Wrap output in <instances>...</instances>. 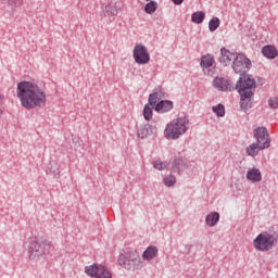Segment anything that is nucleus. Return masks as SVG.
<instances>
[{
    "label": "nucleus",
    "mask_w": 278,
    "mask_h": 278,
    "mask_svg": "<svg viewBox=\"0 0 278 278\" xmlns=\"http://www.w3.org/2000/svg\"><path fill=\"white\" fill-rule=\"evenodd\" d=\"M275 244H277V237L270 232H262L253 240L254 249L262 253L273 251V249H275Z\"/></svg>",
    "instance_id": "nucleus-4"
},
{
    "label": "nucleus",
    "mask_w": 278,
    "mask_h": 278,
    "mask_svg": "<svg viewBox=\"0 0 278 278\" xmlns=\"http://www.w3.org/2000/svg\"><path fill=\"white\" fill-rule=\"evenodd\" d=\"M157 101H160V93L154 90L149 96L148 103H149V105L153 106V105H157Z\"/></svg>",
    "instance_id": "nucleus-27"
},
{
    "label": "nucleus",
    "mask_w": 278,
    "mask_h": 278,
    "mask_svg": "<svg viewBox=\"0 0 278 278\" xmlns=\"http://www.w3.org/2000/svg\"><path fill=\"white\" fill-rule=\"evenodd\" d=\"M102 10L106 16H117L121 12V5L116 2H110L102 7Z\"/></svg>",
    "instance_id": "nucleus-14"
},
{
    "label": "nucleus",
    "mask_w": 278,
    "mask_h": 278,
    "mask_svg": "<svg viewBox=\"0 0 278 278\" xmlns=\"http://www.w3.org/2000/svg\"><path fill=\"white\" fill-rule=\"evenodd\" d=\"M255 78H253L249 74H241L237 84H236V90L239 92V94L243 96H250L255 94Z\"/></svg>",
    "instance_id": "nucleus-6"
},
{
    "label": "nucleus",
    "mask_w": 278,
    "mask_h": 278,
    "mask_svg": "<svg viewBox=\"0 0 278 278\" xmlns=\"http://www.w3.org/2000/svg\"><path fill=\"white\" fill-rule=\"evenodd\" d=\"M132 58L137 64H149L151 55L149 49L142 43H137L132 51Z\"/></svg>",
    "instance_id": "nucleus-8"
},
{
    "label": "nucleus",
    "mask_w": 278,
    "mask_h": 278,
    "mask_svg": "<svg viewBox=\"0 0 278 278\" xmlns=\"http://www.w3.org/2000/svg\"><path fill=\"white\" fill-rule=\"evenodd\" d=\"M184 166H186V161H184V157L179 156L174 159L173 168H175L176 170H181Z\"/></svg>",
    "instance_id": "nucleus-25"
},
{
    "label": "nucleus",
    "mask_w": 278,
    "mask_h": 278,
    "mask_svg": "<svg viewBox=\"0 0 278 278\" xmlns=\"http://www.w3.org/2000/svg\"><path fill=\"white\" fill-rule=\"evenodd\" d=\"M189 119L187 116L178 117L166 125L164 136L167 140H177L188 131Z\"/></svg>",
    "instance_id": "nucleus-3"
},
{
    "label": "nucleus",
    "mask_w": 278,
    "mask_h": 278,
    "mask_svg": "<svg viewBox=\"0 0 278 278\" xmlns=\"http://www.w3.org/2000/svg\"><path fill=\"white\" fill-rule=\"evenodd\" d=\"M212 111L218 117L225 116V105H223V104H217V105L212 106Z\"/></svg>",
    "instance_id": "nucleus-29"
},
{
    "label": "nucleus",
    "mask_w": 278,
    "mask_h": 278,
    "mask_svg": "<svg viewBox=\"0 0 278 278\" xmlns=\"http://www.w3.org/2000/svg\"><path fill=\"white\" fill-rule=\"evenodd\" d=\"M213 86L214 88H216V90H219L220 92H231V90H233V84H231L224 77H215L213 80Z\"/></svg>",
    "instance_id": "nucleus-11"
},
{
    "label": "nucleus",
    "mask_w": 278,
    "mask_h": 278,
    "mask_svg": "<svg viewBox=\"0 0 278 278\" xmlns=\"http://www.w3.org/2000/svg\"><path fill=\"white\" fill-rule=\"evenodd\" d=\"M163 184H164V186H167V188H173V186H175V184H177V179L173 175L165 176L163 178Z\"/></svg>",
    "instance_id": "nucleus-28"
},
{
    "label": "nucleus",
    "mask_w": 278,
    "mask_h": 278,
    "mask_svg": "<svg viewBox=\"0 0 278 278\" xmlns=\"http://www.w3.org/2000/svg\"><path fill=\"white\" fill-rule=\"evenodd\" d=\"M247 179L253 184H258L262 181V172L258 168H251L247 172Z\"/></svg>",
    "instance_id": "nucleus-18"
},
{
    "label": "nucleus",
    "mask_w": 278,
    "mask_h": 278,
    "mask_svg": "<svg viewBox=\"0 0 278 278\" xmlns=\"http://www.w3.org/2000/svg\"><path fill=\"white\" fill-rule=\"evenodd\" d=\"M154 110H155V112H159L160 114L170 112V110H173V101L162 100L159 103H156Z\"/></svg>",
    "instance_id": "nucleus-16"
},
{
    "label": "nucleus",
    "mask_w": 278,
    "mask_h": 278,
    "mask_svg": "<svg viewBox=\"0 0 278 278\" xmlns=\"http://www.w3.org/2000/svg\"><path fill=\"white\" fill-rule=\"evenodd\" d=\"M262 53L264 58H267V60H275L278 55V50L273 45H267L262 48Z\"/></svg>",
    "instance_id": "nucleus-17"
},
{
    "label": "nucleus",
    "mask_w": 278,
    "mask_h": 278,
    "mask_svg": "<svg viewBox=\"0 0 278 278\" xmlns=\"http://www.w3.org/2000/svg\"><path fill=\"white\" fill-rule=\"evenodd\" d=\"M155 134H157V127L151 124H144L139 128L137 136L141 140H144V138H149V136H153Z\"/></svg>",
    "instance_id": "nucleus-13"
},
{
    "label": "nucleus",
    "mask_w": 278,
    "mask_h": 278,
    "mask_svg": "<svg viewBox=\"0 0 278 278\" xmlns=\"http://www.w3.org/2000/svg\"><path fill=\"white\" fill-rule=\"evenodd\" d=\"M51 241L47 239H37L30 242L28 247V257L29 260H36V257H40L51 250Z\"/></svg>",
    "instance_id": "nucleus-5"
},
{
    "label": "nucleus",
    "mask_w": 278,
    "mask_h": 278,
    "mask_svg": "<svg viewBox=\"0 0 278 278\" xmlns=\"http://www.w3.org/2000/svg\"><path fill=\"white\" fill-rule=\"evenodd\" d=\"M117 264L124 270L136 273L142 268V257L136 250H124L117 257Z\"/></svg>",
    "instance_id": "nucleus-2"
},
{
    "label": "nucleus",
    "mask_w": 278,
    "mask_h": 278,
    "mask_svg": "<svg viewBox=\"0 0 278 278\" xmlns=\"http://www.w3.org/2000/svg\"><path fill=\"white\" fill-rule=\"evenodd\" d=\"M73 143L75 144V147H81V143L79 142V138H74Z\"/></svg>",
    "instance_id": "nucleus-34"
},
{
    "label": "nucleus",
    "mask_w": 278,
    "mask_h": 278,
    "mask_svg": "<svg viewBox=\"0 0 278 278\" xmlns=\"http://www.w3.org/2000/svg\"><path fill=\"white\" fill-rule=\"evenodd\" d=\"M218 27H220V20L218 17H213L208 22L210 31H216V29H218Z\"/></svg>",
    "instance_id": "nucleus-26"
},
{
    "label": "nucleus",
    "mask_w": 278,
    "mask_h": 278,
    "mask_svg": "<svg viewBox=\"0 0 278 278\" xmlns=\"http://www.w3.org/2000/svg\"><path fill=\"white\" fill-rule=\"evenodd\" d=\"M152 166L153 168H155L156 170H165L166 168V163L160 160L153 161L152 162Z\"/></svg>",
    "instance_id": "nucleus-32"
},
{
    "label": "nucleus",
    "mask_w": 278,
    "mask_h": 278,
    "mask_svg": "<svg viewBox=\"0 0 278 278\" xmlns=\"http://www.w3.org/2000/svg\"><path fill=\"white\" fill-rule=\"evenodd\" d=\"M192 23H195V25H201L203 21H205V12L203 11H197L192 13L191 15Z\"/></svg>",
    "instance_id": "nucleus-23"
},
{
    "label": "nucleus",
    "mask_w": 278,
    "mask_h": 278,
    "mask_svg": "<svg viewBox=\"0 0 278 278\" xmlns=\"http://www.w3.org/2000/svg\"><path fill=\"white\" fill-rule=\"evenodd\" d=\"M156 10H157V2L155 1H151L147 3L144 7L146 14H155Z\"/></svg>",
    "instance_id": "nucleus-24"
},
{
    "label": "nucleus",
    "mask_w": 278,
    "mask_h": 278,
    "mask_svg": "<svg viewBox=\"0 0 278 278\" xmlns=\"http://www.w3.org/2000/svg\"><path fill=\"white\" fill-rule=\"evenodd\" d=\"M268 105L271 110H278V98H269Z\"/></svg>",
    "instance_id": "nucleus-33"
},
{
    "label": "nucleus",
    "mask_w": 278,
    "mask_h": 278,
    "mask_svg": "<svg viewBox=\"0 0 278 278\" xmlns=\"http://www.w3.org/2000/svg\"><path fill=\"white\" fill-rule=\"evenodd\" d=\"M220 220V214L218 212H212L205 217V223L207 227H216Z\"/></svg>",
    "instance_id": "nucleus-19"
},
{
    "label": "nucleus",
    "mask_w": 278,
    "mask_h": 278,
    "mask_svg": "<svg viewBox=\"0 0 278 278\" xmlns=\"http://www.w3.org/2000/svg\"><path fill=\"white\" fill-rule=\"evenodd\" d=\"M143 118L147 121H151L153 118V109L149 106V104L143 106Z\"/></svg>",
    "instance_id": "nucleus-30"
},
{
    "label": "nucleus",
    "mask_w": 278,
    "mask_h": 278,
    "mask_svg": "<svg viewBox=\"0 0 278 278\" xmlns=\"http://www.w3.org/2000/svg\"><path fill=\"white\" fill-rule=\"evenodd\" d=\"M253 105V94H240V108L242 112H249Z\"/></svg>",
    "instance_id": "nucleus-15"
},
{
    "label": "nucleus",
    "mask_w": 278,
    "mask_h": 278,
    "mask_svg": "<svg viewBox=\"0 0 278 278\" xmlns=\"http://www.w3.org/2000/svg\"><path fill=\"white\" fill-rule=\"evenodd\" d=\"M260 151H264V149H262V146H260V143H251L249 147L245 148V153L247 155H250V157L257 156Z\"/></svg>",
    "instance_id": "nucleus-20"
},
{
    "label": "nucleus",
    "mask_w": 278,
    "mask_h": 278,
    "mask_svg": "<svg viewBox=\"0 0 278 278\" xmlns=\"http://www.w3.org/2000/svg\"><path fill=\"white\" fill-rule=\"evenodd\" d=\"M175 5H181L184 3V0H172Z\"/></svg>",
    "instance_id": "nucleus-35"
},
{
    "label": "nucleus",
    "mask_w": 278,
    "mask_h": 278,
    "mask_svg": "<svg viewBox=\"0 0 278 278\" xmlns=\"http://www.w3.org/2000/svg\"><path fill=\"white\" fill-rule=\"evenodd\" d=\"M3 3H8V7L14 10V8H21L23 0H2Z\"/></svg>",
    "instance_id": "nucleus-31"
},
{
    "label": "nucleus",
    "mask_w": 278,
    "mask_h": 278,
    "mask_svg": "<svg viewBox=\"0 0 278 278\" xmlns=\"http://www.w3.org/2000/svg\"><path fill=\"white\" fill-rule=\"evenodd\" d=\"M17 98L21 101L22 108L26 110H35L42 108L47 103V94L45 89L31 81H21L16 89Z\"/></svg>",
    "instance_id": "nucleus-1"
},
{
    "label": "nucleus",
    "mask_w": 278,
    "mask_h": 278,
    "mask_svg": "<svg viewBox=\"0 0 278 278\" xmlns=\"http://www.w3.org/2000/svg\"><path fill=\"white\" fill-rule=\"evenodd\" d=\"M214 55L212 54H206V55H203L200 60V66L202 68H212V66H214Z\"/></svg>",
    "instance_id": "nucleus-21"
},
{
    "label": "nucleus",
    "mask_w": 278,
    "mask_h": 278,
    "mask_svg": "<svg viewBox=\"0 0 278 278\" xmlns=\"http://www.w3.org/2000/svg\"><path fill=\"white\" fill-rule=\"evenodd\" d=\"M237 55H238V53L231 52V51L227 50L226 48H222L219 62H220V64H223V66H229V64H231V62H233L236 60Z\"/></svg>",
    "instance_id": "nucleus-12"
},
{
    "label": "nucleus",
    "mask_w": 278,
    "mask_h": 278,
    "mask_svg": "<svg viewBox=\"0 0 278 278\" xmlns=\"http://www.w3.org/2000/svg\"><path fill=\"white\" fill-rule=\"evenodd\" d=\"M232 70L235 73H247V70L251 67V60L247 58V55L239 53L235 56V61H232Z\"/></svg>",
    "instance_id": "nucleus-10"
},
{
    "label": "nucleus",
    "mask_w": 278,
    "mask_h": 278,
    "mask_svg": "<svg viewBox=\"0 0 278 278\" xmlns=\"http://www.w3.org/2000/svg\"><path fill=\"white\" fill-rule=\"evenodd\" d=\"M85 273L92 278H112V273L108 269V266L98 263L86 266Z\"/></svg>",
    "instance_id": "nucleus-7"
},
{
    "label": "nucleus",
    "mask_w": 278,
    "mask_h": 278,
    "mask_svg": "<svg viewBox=\"0 0 278 278\" xmlns=\"http://www.w3.org/2000/svg\"><path fill=\"white\" fill-rule=\"evenodd\" d=\"M253 136L256 143L261 146V149H268L270 147V134L266 127L258 126L253 130Z\"/></svg>",
    "instance_id": "nucleus-9"
},
{
    "label": "nucleus",
    "mask_w": 278,
    "mask_h": 278,
    "mask_svg": "<svg viewBox=\"0 0 278 278\" xmlns=\"http://www.w3.org/2000/svg\"><path fill=\"white\" fill-rule=\"evenodd\" d=\"M155 255H157V248L151 245L146 249V251L142 254V257L143 260H147L148 262H150V260H153Z\"/></svg>",
    "instance_id": "nucleus-22"
}]
</instances>
